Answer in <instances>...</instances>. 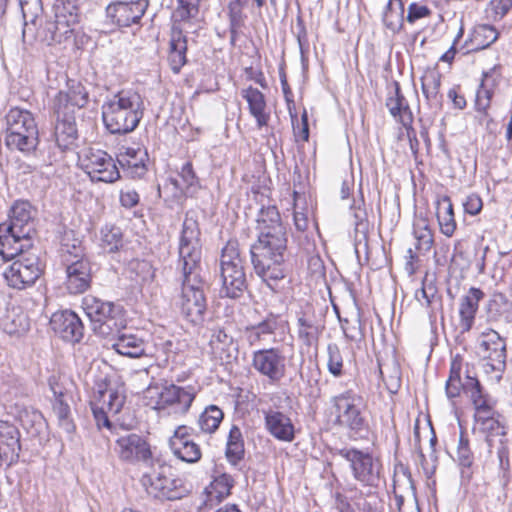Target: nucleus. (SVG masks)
Listing matches in <instances>:
<instances>
[{
	"label": "nucleus",
	"mask_w": 512,
	"mask_h": 512,
	"mask_svg": "<svg viewBox=\"0 0 512 512\" xmlns=\"http://www.w3.org/2000/svg\"><path fill=\"white\" fill-rule=\"evenodd\" d=\"M241 96L246 100L250 114L255 118L257 128L268 126L270 113L264 94L258 89L249 86L241 90Z\"/></svg>",
	"instance_id": "26"
},
{
	"label": "nucleus",
	"mask_w": 512,
	"mask_h": 512,
	"mask_svg": "<svg viewBox=\"0 0 512 512\" xmlns=\"http://www.w3.org/2000/svg\"><path fill=\"white\" fill-rule=\"evenodd\" d=\"M404 12L402 0H389L382 16L385 27L393 33L401 31L405 21Z\"/></svg>",
	"instance_id": "39"
},
{
	"label": "nucleus",
	"mask_w": 512,
	"mask_h": 512,
	"mask_svg": "<svg viewBox=\"0 0 512 512\" xmlns=\"http://www.w3.org/2000/svg\"><path fill=\"white\" fill-rule=\"evenodd\" d=\"M340 319L341 322V328L343 330V333L345 337L354 342H359L364 338V332L362 329V324L360 320L359 314L356 316L353 320L348 319Z\"/></svg>",
	"instance_id": "49"
},
{
	"label": "nucleus",
	"mask_w": 512,
	"mask_h": 512,
	"mask_svg": "<svg viewBox=\"0 0 512 512\" xmlns=\"http://www.w3.org/2000/svg\"><path fill=\"white\" fill-rule=\"evenodd\" d=\"M462 362L459 356L452 359L450 365V374L446 381V395L453 399L458 397L463 391L467 394L476 410V414H489L493 410V403L483 394L479 381L470 375H466L465 380L461 378Z\"/></svg>",
	"instance_id": "9"
},
{
	"label": "nucleus",
	"mask_w": 512,
	"mask_h": 512,
	"mask_svg": "<svg viewBox=\"0 0 512 512\" xmlns=\"http://www.w3.org/2000/svg\"><path fill=\"white\" fill-rule=\"evenodd\" d=\"M436 216L441 233L447 237H452L457 224L454 217L453 205L448 196H443L437 201Z\"/></svg>",
	"instance_id": "35"
},
{
	"label": "nucleus",
	"mask_w": 512,
	"mask_h": 512,
	"mask_svg": "<svg viewBox=\"0 0 512 512\" xmlns=\"http://www.w3.org/2000/svg\"><path fill=\"white\" fill-rule=\"evenodd\" d=\"M179 265L183 274L180 309L192 324L203 323L207 308L205 282L201 277V243L197 220L186 214L179 243Z\"/></svg>",
	"instance_id": "1"
},
{
	"label": "nucleus",
	"mask_w": 512,
	"mask_h": 512,
	"mask_svg": "<svg viewBox=\"0 0 512 512\" xmlns=\"http://www.w3.org/2000/svg\"><path fill=\"white\" fill-rule=\"evenodd\" d=\"M5 119L6 146L23 153L35 151L39 144V131L33 114L26 109L14 107L9 110Z\"/></svg>",
	"instance_id": "6"
},
{
	"label": "nucleus",
	"mask_w": 512,
	"mask_h": 512,
	"mask_svg": "<svg viewBox=\"0 0 512 512\" xmlns=\"http://www.w3.org/2000/svg\"><path fill=\"white\" fill-rule=\"evenodd\" d=\"M145 156H147V153L140 148H126L124 152L119 154L117 160L130 177L141 178L147 172L144 162Z\"/></svg>",
	"instance_id": "30"
},
{
	"label": "nucleus",
	"mask_w": 512,
	"mask_h": 512,
	"mask_svg": "<svg viewBox=\"0 0 512 512\" xmlns=\"http://www.w3.org/2000/svg\"><path fill=\"white\" fill-rule=\"evenodd\" d=\"M202 0H177L176 16L181 21L196 18L199 14V6Z\"/></svg>",
	"instance_id": "50"
},
{
	"label": "nucleus",
	"mask_w": 512,
	"mask_h": 512,
	"mask_svg": "<svg viewBox=\"0 0 512 512\" xmlns=\"http://www.w3.org/2000/svg\"><path fill=\"white\" fill-rule=\"evenodd\" d=\"M1 325L9 335H22L29 330L30 322L26 313L19 307H13L5 314Z\"/></svg>",
	"instance_id": "37"
},
{
	"label": "nucleus",
	"mask_w": 512,
	"mask_h": 512,
	"mask_svg": "<svg viewBox=\"0 0 512 512\" xmlns=\"http://www.w3.org/2000/svg\"><path fill=\"white\" fill-rule=\"evenodd\" d=\"M82 308L97 335L107 338L119 332L120 309L114 303L87 295L82 300Z\"/></svg>",
	"instance_id": "10"
},
{
	"label": "nucleus",
	"mask_w": 512,
	"mask_h": 512,
	"mask_svg": "<svg viewBox=\"0 0 512 512\" xmlns=\"http://www.w3.org/2000/svg\"><path fill=\"white\" fill-rule=\"evenodd\" d=\"M278 328V317L274 315L268 316L260 323L247 327L245 335L251 346L267 341Z\"/></svg>",
	"instance_id": "36"
},
{
	"label": "nucleus",
	"mask_w": 512,
	"mask_h": 512,
	"mask_svg": "<svg viewBox=\"0 0 512 512\" xmlns=\"http://www.w3.org/2000/svg\"><path fill=\"white\" fill-rule=\"evenodd\" d=\"M112 348L120 355L139 358L146 354L147 343L133 333H115Z\"/></svg>",
	"instance_id": "28"
},
{
	"label": "nucleus",
	"mask_w": 512,
	"mask_h": 512,
	"mask_svg": "<svg viewBox=\"0 0 512 512\" xmlns=\"http://www.w3.org/2000/svg\"><path fill=\"white\" fill-rule=\"evenodd\" d=\"M55 18L60 25L62 33L70 35L79 23L78 8L70 2L56 7Z\"/></svg>",
	"instance_id": "40"
},
{
	"label": "nucleus",
	"mask_w": 512,
	"mask_h": 512,
	"mask_svg": "<svg viewBox=\"0 0 512 512\" xmlns=\"http://www.w3.org/2000/svg\"><path fill=\"white\" fill-rule=\"evenodd\" d=\"M20 433L18 429L5 421H0V468L17 462L20 452Z\"/></svg>",
	"instance_id": "22"
},
{
	"label": "nucleus",
	"mask_w": 512,
	"mask_h": 512,
	"mask_svg": "<svg viewBox=\"0 0 512 512\" xmlns=\"http://www.w3.org/2000/svg\"><path fill=\"white\" fill-rule=\"evenodd\" d=\"M91 408L96 420L97 426L101 427H110V421L108 419V414L110 412L107 411L106 408L96 403L94 400H91Z\"/></svg>",
	"instance_id": "56"
},
{
	"label": "nucleus",
	"mask_w": 512,
	"mask_h": 512,
	"mask_svg": "<svg viewBox=\"0 0 512 512\" xmlns=\"http://www.w3.org/2000/svg\"><path fill=\"white\" fill-rule=\"evenodd\" d=\"M234 485L233 478L226 473L216 477L210 485L205 489L206 500L205 506H213L230 495L231 488Z\"/></svg>",
	"instance_id": "33"
},
{
	"label": "nucleus",
	"mask_w": 512,
	"mask_h": 512,
	"mask_svg": "<svg viewBox=\"0 0 512 512\" xmlns=\"http://www.w3.org/2000/svg\"><path fill=\"white\" fill-rule=\"evenodd\" d=\"M187 40L182 30L173 26L170 39L168 61L174 73H178L186 63Z\"/></svg>",
	"instance_id": "31"
},
{
	"label": "nucleus",
	"mask_w": 512,
	"mask_h": 512,
	"mask_svg": "<svg viewBox=\"0 0 512 512\" xmlns=\"http://www.w3.org/2000/svg\"><path fill=\"white\" fill-rule=\"evenodd\" d=\"M49 386L55 397L53 401V413L57 417L58 425L68 435H72L75 431V424L71 417L70 406L66 401V394L61 389L54 376L49 379Z\"/></svg>",
	"instance_id": "25"
},
{
	"label": "nucleus",
	"mask_w": 512,
	"mask_h": 512,
	"mask_svg": "<svg viewBox=\"0 0 512 512\" xmlns=\"http://www.w3.org/2000/svg\"><path fill=\"white\" fill-rule=\"evenodd\" d=\"M14 168L18 175H27L33 173L37 166L31 163H27L23 160L17 159L14 163Z\"/></svg>",
	"instance_id": "64"
},
{
	"label": "nucleus",
	"mask_w": 512,
	"mask_h": 512,
	"mask_svg": "<svg viewBox=\"0 0 512 512\" xmlns=\"http://www.w3.org/2000/svg\"><path fill=\"white\" fill-rule=\"evenodd\" d=\"M251 366L271 383H278L286 374V357L275 347L256 350L252 353Z\"/></svg>",
	"instance_id": "15"
},
{
	"label": "nucleus",
	"mask_w": 512,
	"mask_h": 512,
	"mask_svg": "<svg viewBox=\"0 0 512 512\" xmlns=\"http://www.w3.org/2000/svg\"><path fill=\"white\" fill-rule=\"evenodd\" d=\"M123 232L116 225H105L100 231V246L106 253H115L123 247Z\"/></svg>",
	"instance_id": "41"
},
{
	"label": "nucleus",
	"mask_w": 512,
	"mask_h": 512,
	"mask_svg": "<svg viewBox=\"0 0 512 512\" xmlns=\"http://www.w3.org/2000/svg\"><path fill=\"white\" fill-rule=\"evenodd\" d=\"M331 403L335 412V423L348 430L351 436H361L363 432L368 431L366 404L360 394L348 389L333 396Z\"/></svg>",
	"instance_id": "8"
},
{
	"label": "nucleus",
	"mask_w": 512,
	"mask_h": 512,
	"mask_svg": "<svg viewBox=\"0 0 512 512\" xmlns=\"http://www.w3.org/2000/svg\"><path fill=\"white\" fill-rule=\"evenodd\" d=\"M265 428L277 440L292 442L295 438V428L292 420L285 413L269 409L264 411Z\"/></svg>",
	"instance_id": "23"
},
{
	"label": "nucleus",
	"mask_w": 512,
	"mask_h": 512,
	"mask_svg": "<svg viewBox=\"0 0 512 512\" xmlns=\"http://www.w3.org/2000/svg\"><path fill=\"white\" fill-rule=\"evenodd\" d=\"M294 225L300 232H305L309 227V219L306 213L298 211L295 208L294 211Z\"/></svg>",
	"instance_id": "62"
},
{
	"label": "nucleus",
	"mask_w": 512,
	"mask_h": 512,
	"mask_svg": "<svg viewBox=\"0 0 512 512\" xmlns=\"http://www.w3.org/2000/svg\"><path fill=\"white\" fill-rule=\"evenodd\" d=\"M14 258L17 259L4 272L8 285L15 289H25L33 285L42 273L36 249L33 246L23 249L8 260Z\"/></svg>",
	"instance_id": "11"
},
{
	"label": "nucleus",
	"mask_w": 512,
	"mask_h": 512,
	"mask_svg": "<svg viewBox=\"0 0 512 512\" xmlns=\"http://www.w3.org/2000/svg\"><path fill=\"white\" fill-rule=\"evenodd\" d=\"M386 107L390 114L404 126L412 123V112L409 108L408 101L401 93L398 83H395L393 93L388 96L386 100Z\"/></svg>",
	"instance_id": "32"
},
{
	"label": "nucleus",
	"mask_w": 512,
	"mask_h": 512,
	"mask_svg": "<svg viewBox=\"0 0 512 512\" xmlns=\"http://www.w3.org/2000/svg\"><path fill=\"white\" fill-rule=\"evenodd\" d=\"M297 324L298 338L304 345L310 347L317 342L320 333L318 326L304 317L298 318Z\"/></svg>",
	"instance_id": "48"
},
{
	"label": "nucleus",
	"mask_w": 512,
	"mask_h": 512,
	"mask_svg": "<svg viewBox=\"0 0 512 512\" xmlns=\"http://www.w3.org/2000/svg\"><path fill=\"white\" fill-rule=\"evenodd\" d=\"M417 301L426 307H430L437 298V289L432 284H425L415 293Z\"/></svg>",
	"instance_id": "53"
},
{
	"label": "nucleus",
	"mask_w": 512,
	"mask_h": 512,
	"mask_svg": "<svg viewBox=\"0 0 512 512\" xmlns=\"http://www.w3.org/2000/svg\"><path fill=\"white\" fill-rule=\"evenodd\" d=\"M81 169L92 182L113 183L120 178L114 159L101 149L87 148L79 156Z\"/></svg>",
	"instance_id": "13"
},
{
	"label": "nucleus",
	"mask_w": 512,
	"mask_h": 512,
	"mask_svg": "<svg viewBox=\"0 0 512 512\" xmlns=\"http://www.w3.org/2000/svg\"><path fill=\"white\" fill-rule=\"evenodd\" d=\"M68 36L69 35L66 33H62L56 18L54 21H46L44 26H42L37 32V37L47 45L61 43L64 39L68 38Z\"/></svg>",
	"instance_id": "46"
},
{
	"label": "nucleus",
	"mask_w": 512,
	"mask_h": 512,
	"mask_svg": "<svg viewBox=\"0 0 512 512\" xmlns=\"http://www.w3.org/2000/svg\"><path fill=\"white\" fill-rule=\"evenodd\" d=\"M493 448H496V453L499 458V462L503 465L504 461L508 462V448L506 446V439L499 438Z\"/></svg>",
	"instance_id": "63"
},
{
	"label": "nucleus",
	"mask_w": 512,
	"mask_h": 512,
	"mask_svg": "<svg viewBox=\"0 0 512 512\" xmlns=\"http://www.w3.org/2000/svg\"><path fill=\"white\" fill-rule=\"evenodd\" d=\"M31 205L18 201L11 208L9 223L0 224V255L13 258L26 248H32L34 234Z\"/></svg>",
	"instance_id": "5"
},
{
	"label": "nucleus",
	"mask_w": 512,
	"mask_h": 512,
	"mask_svg": "<svg viewBox=\"0 0 512 512\" xmlns=\"http://www.w3.org/2000/svg\"><path fill=\"white\" fill-rule=\"evenodd\" d=\"M490 6L494 17L502 19L511 9L512 0H492Z\"/></svg>",
	"instance_id": "59"
},
{
	"label": "nucleus",
	"mask_w": 512,
	"mask_h": 512,
	"mask_svg": "<svg viewBox=\"0 0 512 512\" xmlns=\"http://www.w3.org/2000/svg\"><path fill=\"white\" fill-rule=\"evenodd\" d=\"M180 180L170 179V183L174 186L176 193L185 196H193L200 188V182L193 169L191 162H186L179 172Z\"/></svg>",
	"instance_id": "34"
},
{
	"label": "nucleus",
	"mask_w": 512,
	"mask_h": 512,
	"mask_svg": "<svg viewBox=\"0 0 512 512\" xmlns=\"http://www.w3.org/2000/svg\"><path fill=\"white\" fill-rule=\"evenodd\" d=\"M413 233L416 239V249L429 251L433 245V234L428 221L424 218L416 219L413 225Z\"/></svg>",
	"instance_id": "45"
},
{
	"label": "nucleus",
	"mask_w": 512,
	"mask_h": 512,
	"mask_svg": "<svg viewBox=\"0 0 512 512\" xmlns=\"http://www.w3.org/2000/svg\"><path fill=\"white\" fill-rule=\"evenodd\" d=\"M441 74L435 68H428L421 77L422 92L428 101H440Z\"/></svg>",
	"instance_id": "42"
},
{
	"label": "nucleus",
	"mask_w": 512,
	"mask_h": 512,
	"mask_svg": "<svg viewBox=\"0 0 512 512\" xmlns=\"http://www.w3.org/2000/svg\"><path fill=\"white\" fill-rule=\"evenodd\" d=\"M52 330L63 340L78 343L84 335V325L73 311L55 312L50 319Z\"/></svg>",
	"instance_id": "20"
},
{
	"label": "nucleus",
	"mask_w": 512,
	"mask_h": 512,
	"mask_svg": "<svg viewBox=\"0 0 512 512\" xmlns=\"http://www.w3.org/2000/svg\"><path fill=\"white\" fill-rule=\"evenodd\" d=\"M500 33L497 29L489 24L476 25L468 40L465 42V46L468 52H476L488 48L499 38Z\"/></svg>",
	"instance_id": "29"
},
{
	"label": "nucleus",
	"mask_w": 512,
	"mask_h": 512,
	"mask_svg": "<svg viewBox=\"0 0 512 512\" xmlns=\"http://www.w3.org/2000/svg\"><path fill=\"white\" fill-rule=\"evenodd\" d=\"M481 346L484 348L487 354L489 352L505 349L506 343L505 340L502 339L497 332L492 331L484 336V340L482 341Z\"/></svg>",
	"instance_id": "54"
},
{
	"label": "nucleus",
	"mask_w": 512,
	"mask_h": 512,
	"mask_svg": "<svg viewBox=\"0 0 512 512\" xmlns=\"http://www.w3.org/2000/svg\"><path fill=\"white\" fill-rule=\"evenodd\" d=\"M152 471L144 472L141 477V485L148 495L159 500H177L181 499L186 490L180 479L166 475L167 467L157 461L155 465H150Z\"/></svg>",
	"instance_id": "12"
},
{
	"label": "nucleus",
	"mask_w": 512,
	"mask_h": 512,
	"mask_svg": "<svg viewBox=\"0 0 512 512\" xmlns=\"http://www.w3.org/2000/svg\"><path fill=\"white\" fill-rule=\"evenodd\" d=\"M226 457L230 463L236 465L244 456V441L241 430L237 426H232L226 445Z\"/></svg>",
	"instance_id": "44"
},
{
	"label": "nucleus",
	"mask_w": 512,
	"mask_h": 512,
	"mask_svg": "<svg viewBox=\"0 0 512 512\" xmlns=\"http://www.w3.org/2000/svg\"><path fill=\"white\" fill-rule=\"evenodd\" d=\"M281 86H282V91H283L285 100L287 102L288 111L290 113V116H291V119H292V123H294V119L296 118V114L292 113V106L294 107V101L292 100L293 93H292V91H291V89H290V87H289V85L287 83L285 75H283L281 77Z\"/></svg>",
	"instance_id": "61"
},
{
	"label": "nucleus",
	"mask_w": 512,
	"mask_h": 512,
	"mask_svg": "<svg viewBox=\"0 0 512 512\" xmlns=\"http://www.w3.org/2000/svg\"><path fill=\"white\" fill-rule=\"evenodd\" d=\"M158 394L154 408L170 409L175 414H186L195 399L196 391L192 386L181 387L174 384L164 385Z\"/></svg>",
	"instance_id": "17"
},
{
	"label": "nucleus",
	"mask_w": 512,
	"mask_h": 512,
	"mask_svg": "<svg viewBox=\"0 0 512 512\" xmlns=\"http://www.w3.org/2000/svg\"><path fill=\"white\" fill-rule=\"evenodd\" d=\"M483 296L484 293L480 289L472 287L469 289L468 293L461 298L459 305V325L462 332H468L472 328L479 301Z\"/></svg>",
	"instance_id": "27"
},
{
	"label": "nucleus",
	"mask_w": 512,
	"mask_h": 512,
	"mask_svg": "<svg viewBox=\"0 0 512 512\" xmlns=\"http://www.w3.org/2000/svg\"><path fill=\"white\" fill-rule=\"evenodd\" d=\"M224 418L223 411L216 405L207 406L198 417V427L206 434L214 433Z\"/></svg>",
	"instance_id": "43"
},
{
	"label": "nucleus",
	"mask_w": 512,
	"mask_h": 512,
	"mask_svg": "<svg viewBox=\"0 0 512 512\" xmlns=\"http://www.w3.org/2000/svg\"><path fill=\"white\" fill-rule=\"evenodd\" d=\"M87 102L88 93L78 82H73L66 91L61 90L54 97L53 112L56 117L54 136L58 147L62 150L67 149L77 139L75 112L84 107Z\"/></svg>",
	"instance_id": "4"
},
{
	"label": "nucleus",
	"mask_w": 512,
	"mask_h": 512,
	"mask_svg": "<svg viewBox=\"0 0 512 512\" xmlns=\"http://www.w3.org/2000/svg\"><path fill=\"white\" fill-rule=\"evenodd\" d=\"M487 359V366H490L493 371L502 372L506 365V348L494 352H489L485 355Z\"/></svg>",
	"instance_id": "55"
},
{
	"label": "nucleus",
	"mask_w": 512,
	"mask_h": 512,
	"mask_svg": "<svg viewBox=\"0 0 512 512\" xmlns=\"http://www.w3.org/2000/svg\"><path fill=\"white\" fill-rule=\"evenodd\" d=\"M432 14V11L428 6L419 4L416 2H412L407 8V15L405 20L409 24H414L416 21L429 17Z\"/></svg>",
	"instance_id": "52"
},
{
	"label": "nucleus",
	"mask_w": 512,
	"mask_h": 512,
	"mask_svg": "<svg viewBox=\"0 0 512 512\" xmlns=\"http://www.w3.org/2000/svg\"><path fill=\"white\" fill-rule=\"evenodd\" d=\"M117 452L121 460L135 463L142 462L146 465H153L154 459L150 445L138 434H128L116 441Z\"/></svg>",
	"instance_id": "19"
},
{
	"label": "nucleus",
	"mask_w": 512,
	"mask_h": 512,
	"mask_svg": "<svg viewBox=\"0 0 512 512\" xmlns=\"http://www.w3.org/2000/svg\"><path fill=\"white\" fill-rule=\"evenodd\" d=\"M210 344L215 352L218 350L223 351L226 346L233 344V339L224 331L219 330L213 334Z\"/></svg>",
	"instance_id": "58"
},
{
	"label": "nucleus",
	"mask_w": 512,
	"mask_h": 512,
	"mask_svg": "<svg viewBox=\"0 0 512 512\" xmlns=\"http://www.w3.org/2000/svg\"><path fill=\"white\" fill-rule=\"evenodd\" d=\"M338 455L349 463L355 480L365 486L378 485L381 463L371 453L355 448H342Z\"/></svg>",
	"instance_id": "14"
},
{
	"label": "nucleus",
	"mask_w": 512,
	"mask_h": 512,
	"mask_svg": "<svg viewBox=\"0 0 512 512\" xmlns=\"http://www.w3.org/2000/svg\"><path fill=\"white\" fill-rule=\"evenodd\" d=\"M148 5V0L113 2L106 7V17L117 27H129L140 21Z\"/></svg>",
	"instance_id": "18"
},
{
	"label": "nucleus",
	"mask_w": 512,
	"mask_h": 512,
	"mask_svg": "<svg viewBox=\"0 0 512 512\" xmlns=\"http://www.w3.org/2000/svg\"><path fill=\"white\" fill-rule=\"evenodd\" d=\"M220 277L222 281L220 293L224 297L240 298L247 289L244 258L236 240H229L222 249Z\"/></svg>",
	"instance_id": "7"
},
{
	"label": "nucleus",
	"mask_w": 512,
	"mask_h": 512,
	"mask_svg": "<svg viewBox=\"0 0 512 512\" xmlns=\"http://www.w3.org/2000/svg\"><path fill=\"white\" fill-rule=\"evenodd\" d=\"M492 414L493 411L489 414H476L481 430L486 433V442L490 450L494 447L495 442H497L499 438L503 439L506 436L505 427Z\"/></svg>",
	"instance_id": "38"
},
{
	"label": "nucleus",
	"mask_w": 512,
	"mask_h": 512,
	"mask_svg": "<svg viewBox=\"0 0 512 512\" xmlns=\"http://www.w3.org/2000/svg\"><path fill=\"white\" fill-rule=\"evenodd\" d=\"M120 203L125 208H132L139 203V194L134 189H126L120 192Z\"/></svg>",
	"instance_id": "60"
},
{
	"label": "nucleus",
	"mask_w": 512,
	"mask_h": 512,
	"mask_svg": "<svg viewBox=\"0 0 512 512\" xmlns=\"http://www.w3.org/2000/svg\"><path fill=\"white\" fill-rule=\"evenodd\" d=\"M144 102L134 90H122L106 98L102 105V119L111 134L134 131L144 115Z\"/></svg>",
	"instance_id": "3"
},
{
	"label": "nucleus",
	"mask_w": 512,
	"mask_h": 512,
	"mask_svg": "<svg viewBox=\"0 0 512 512\" xmlns=\"http://www.w3.org/2000/svg\"><path fill=\"white\" fill-rule=\"evenodd\" d=\"M457 459L463 467L469 468L473 463V454L469 447V441L462 433L457 447Z\"/></svg>",
	"instance_id": "51"
},
{
	"label": "nucleus",
	"mask_w": 512,
	"mask_h": 512,
	"mask_svg": "<svg viewBox=\"0 0 512 512\" xmlns=\"http://www.w3.org/2000/svg\"><path fill=\"white\" fill-rule=\"evenodd\" d=\"M64 286L69 294L77 295L86 292L92 282L91 264L88 259L75 254L66 256Z\"/></svg>",
	"instance_id": "16"
},
{
	"label": "nucleus",
	"mask_w": 512,
	"mask_h": 512,
	"mask_svg": "<svg viewBox=\"0 0 512 512\" xmlns=\"http://www.w3.org/2000/svg\"><path fill=\"white\" fill-rule=\"evenodd\" d=\"M172 453L187 463H196L201 459V448L188 434L186 426H179L169 440Z\"/></svg>",
	"instance_id": "21"
},
{
	"label": "nucleus",
	"mask_w": 512,
	"mask_h": 512,
	"mask_svg": "<svg viewBox=\"0 0 512 512\" xmlns=\"http://www.w3.org/2000/svg\"><path fill=\"white\" fill-rule=\"evenodd\" d=\"M483 203L482 199L477 194H470L466 197L463 202V208L465 213L475 216L482 210Z\"/></svg>",
	"instance_id": "57"
},
{
	"label": "nucleus",
	"mask_w": 512,
	"mask_h": 512,
	"mask_svg": "<svg viewBox=\"0 0 512 512\" xmlns=\"http://www.w3.org/2000/svg\"><path fill=\"white\" fill-rule=\"evenodd\" d=\"M327 369L335 378H340L344 374V359L339 346L335 343H329L327 346Z\"/></svg>",
	"instance_id": "47"
},
{
	"label": "nucleus",
	"mask_w": 512,
	"mask_h": 512,
	"mask_svg": "<svg viewBox=\"0 0 512 512\" xmlns=\"http://www.w3.org/2000/svg\"><path fill=\"white\" fill-rule=\"evenodd\" d=\"M258 240L251 245V262L255 273L272 290L285 277L284 254L287 237L275 206L263 207L257 218Z\"/></svg>",
	"instance_id": "2"
},
{
	"label": "nucleus",
	"mask_w": 512,
	"mask_h": 512,
	"mask_svg": "<svg viewBox=\"0 0 512 512\" xmlns=\"http://www.w3.org/2000/svg\"><path fill=\"white\" fill-rule=\"evenodd\" d=\"M92 400L107 409L112 415L118 414L125 402L124 391L121 387H113L106 381L96 383Z\"/></svg>",
	"instance_id": "24"
}]
</instances>
